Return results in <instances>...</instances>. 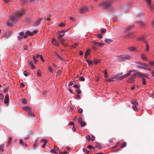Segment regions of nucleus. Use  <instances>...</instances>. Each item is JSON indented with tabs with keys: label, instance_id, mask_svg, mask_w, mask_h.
<instances>
[{
	"label": "nucleus",
	"instance_id": "f257e3e1",
	"mask_svg": "<svg viewBox=\"0 0 154 154\" xmlns=\"http://www.w3.org/2000/svg\"><path fill=\"white\" fill-rule=\"evenodd\" d=\"M23 13L24 11L23 10H19L17 14H15L11 17H9V20L7 22V25L9 27L12 26L13 25L12 22L17 21Z\"/></svg>",
	"mask_w": 154,
	"mask_h": 154
},
{
	"label": "nucleus",
	"instance_id": "f03ea898",
	"mask_svg": "<svg viewBox=\"0 0 154 154\" xmlns=\"http://www.w3.org/2000/svg\"><path fill=\"white\" fill-rule=\"evenodd\" d=\"M116 57H119L117 60V61H124L126 60H130L131 58V56L128 55L123 56L119 55L117 56Z\"/></svg>",
	"mask_w": 154,
	"mask_h": 154
},
{
	"label": "nucleus",
	"instance_id": "7ed1b4c3",
	"mask_svg": "<svg viewBox=\"0 0 154 154\" xmlns=\"http://www.w3.org/2000/svg\"><path fill=\"white\" fill-rule=\"evenodd\" d=\"M111 4V1H108L103 2L100 4V6L103 8H106L110 7Z\"/></svg>",
	"mask_w": 154,
	"mask_h": 154
},
{
	"label": "nucleus",
	"instance_id": "20e7f679",
	"mask_svg": "<svg viewBox=\"0 0 154 154\" xmlns=\"http://www.w3.org/2000/svg\"><path fill=\"white\" fill-rule=\"evenodd\" d=\"M135 74H133L127 80V82L129 83H133L135 81L136 78Z\"/></svg>",
	"mask_w": 154,
	"mask_h": 154
},
{
	"label": "nucleus",
	"instance_id": "39448f33",
	"mask_svg": "<svg viewBox=\"0 0 154 154\" xmlns=\"http://www.w3.org/2000/svg\"><path fill=\"white\" fill-rule=\"evenodd\" d=\"M145 0L150 10L152 11L153 10L154 8L153 5L151 3L150 0Z\"/></svg>",
	"mask_w": 154,
	"mask_h": 154
},
{
	"label": "nucleus",
	"instance_id": "423d86ee",
	"mask_svg": "<svg viewBox=\"0 0 154 154\" xmlns=\"http://www.w3.org/2000/svg\"><path fill=\"white\" fill-rule=\"evenodd\" d=\"M33 35V33H32L29 30H28L26 32L24 37L25 38H27L28 36H31Z\"/></svg>",
	"mask_w": 154,
	"mask_h": 154
},
{
	"label": "nucleus",
	"instance_id": "0eeeda50",
	"mask_svg": "<svg viewBox=\"0 0 154 154\" xmlns=\"http://www.w3.org/2000/svg\"><path fill=\"white\" fill-rule=\"evenodd\" d=\"M9 96L8 94H6L5 97L4 103L5 104H8L9 102Z\"/></svg>",
	"mask_w": 154,
	"mask_h": 154
},
{
	"label": "nucleus",
	"instance_id": "6e6552de",
	"mask_svg": "<svg viewBox=\"0 0 154 154\" xmlns=\"http://www.w3.org/2000/svg\"><path fill=\"white\" fill-rule=\"evenodd\" d=\"M52 43L53 44L57 47H58L59 45V43L54 38H53L52 41Z\"/></svg>",
	"mask_w": 154,
	"mask_h": 154
},
{
	"label": "nucleus",
	"instance_id": "1a4fd4ad",
	"mask_svg": "<svg viewBox=\"0 0 154 154\" xmlns=\"http://www.w3.org/2000/svg\"><path fill=\"white\" fill-rule=\"evenodd\" d=\"M64 30H61L59 32V35H58V38H60L62 37L65 34L64 32Z\"/></svg>",
	"mask_w": 154,
	"mask_h": 154
},
{
	"label": "nucleus",
	"instance_id": "9d476101",
	"mask_svg": "<svg viewBox=\"0 0 154 154\" xmlns=\"http://www.w3.org/2000/svg\"><path fill=\"white\" fill-rule=\"evenodd\" d=\"M134 27V26L133 25H131L128 26L127 28H126L125 29L124 31L125 32L128 31L130 30L131 29Z\"/></svg>",
	"mask_w": 154,
	"mask_h": 154
},
{
	"label": "nucleus",
	"instance_id": "9b49d317",
	"mask_svg": "<svg viewBox=\"0 0 154 154\" xmlns=\"http://www.w3.org/2000/svg\"><path fill=\"white\" fill-rule=\"evenodd\" d=\"M134 74H135V77H136V75H137L139 77H141L143 76V75H144V73H142L141 72H138V71L137 72L134 73Z\"/></svg>",
	"mask_w": 154,
	"mask_h": 154
},
{
	"label": "nucleus",
	"instance_id": "f8f14e48",
	"mask_svg": "<svg viewBox=\"0 0 154 154\" xmlns=\"http://www.w3.org/2000/svg\"><path fill=\"white\" fill-rule=\"evenodd\" d=\"M88 10L87 7L82 8L80 10V12L81 13H83L86 12Z\"/></svg>",
	"mask_w": 154,
	"mask_h": 154
},
{
	"label": "nucleus",
	"instance_id": "ddd939ff",
	"mask_svg": "<svg viewBox=\"0 0 154 154\" xmlns=\"http://www.w3.org/2000/svg\"><path fill=\"white\" fill-rule=\"evenodd\" d=\"M131 104H133V105H138V102H137V100H132L131 101Z\"/></svg>",
	"mask_w": 154,
	"mask_h": 154
},
{
	"label": "nucleus",
	"instance_id": "4468645a",
	"mask_svg": "<svg viewBox=\"0 0 154 154\" xmlns=\"http://www.w3.org/2000/svg\"><path fill=\"white\" fill-rule=\"evenodd\" d=\"M31 21L30 18L29 17H26L25 18V22L26 24H28Z\"/></svg>",
	"mask_w": 154,
	"mask_h": 154
},
{
	"label": "nucleus",
	"instance_id": "2eb2a0df",
	"mask_svg": "<svg viewBox=\"0 0 154 154\" xmlns=\"http://www.w3.org/2000/svg\"><path fill=\"white\" fill-rule=\"evenodd\" d=\"M138 40L141 41H143L145 43H146V40L145 39H144L143 37V36L139 38H138Z\"/></svg>",
	"mask_w": 154,
	"mask_h": 154
},
{
	"label": "nucleus",
	"instance_id": "dca6fc26",
	"mask_svg": "<svg viewBox=\"0 0 154 154\" xmlns=\"http://www.w3.org/2000/svg\"><path fill=\"white\" fill-rule=\"evenodd\" d=\"M136 66L138 67L139 68H142V69H146V70H150V69L148 68H147V67H143V66H138V65H136Z\"/></svg>",
	"mask_w": 154,
	"mask_h": 154
},
{
	"label": "nucleus",
	"instance_id": "f3484780",
	"mask_svg": "<svg viewBox=\"0 0 154 154\" xmlns=\"http://www.w3.org/2000/svg\"><path fill=\"white\" fill-rule=\"evenodd\" d=\"M96 147L99 149H101L102 148V146L98 142H96L95 143Z\"/></svg>",
	"mask_w": 154,
	"mask_h": 154
},
{
	"label": "nucleus",
	"instance_id": "a211bd4d",
	"mask_svg": "<svg viewBox=\"0 0 154 154\" xmlns=\"http://www.w3.org/2000/svg\"><path fill=\"white\" fill-rule=\"evenodd\" d=\"M47 141L45 139H43L42 140V142L44 143L42 146V147L44 148L45 147V145L47 144Z\"/></svg>",
	"mask_w": 154,
	"mask_h": 154
},
{
	"label": "nucleus",
	"instance_id": "6ab92c4d",
	"mask_svg": "<svg viewBox=\"0 0 154 154\" xmlns=\"http://www.w3.org/2000/svg\"><path fill=\"white\" fill-rule=\"evenodd\" d=\"M141 58L144 60H147V58L143 54H141Z\"/></svg>",
	"mask_w": 154,
	"mask_h": 154
},
{
	"label": "nucleus",
	"instance_id": "aec40b11",
	"mask_svg": "<svg viewBox=\"0 0 154 154\" xmlns=\"http://www.w3.org/2000/svg\"><path fill=\"white\" fill-rule=\"evenodd\" d=\"M137 63L138 64H139L141 66H147L146 64L145 63H142L139 62H137L135 63Z\"/></svg>",
	"mask_w": 154,
	"mask_h": 154
},
{
	"label": "nucleus",
	"instance_id": "412c9836",
	"mask_svg": "<svg viewBox=\"0 0 154 154\" xmlns=\"http://www.w3.org/2000/svg\"><path fill=\"white\" fill-rule=\"evenodd\" d=\"M117 80L118 81H120L123 79L122 75H120L118 74H117Z\"/></svg>",
	"mask_w": 154,
	"mask_h": 154
},
{
	"label": "nucleus",
	"instance_id": "4be33fe9",
	"mask_svg": "<svg viewBox=\"0 0 154 154\" xmlns=\"http://www.w3.org/2000/svg\"><path fill=\"white\" fill-rule=\"evenodd\" d=\"M23 109H24L25 110H27L28 112L29 111H30L31 110V108L29 107L28 106H26L25 107H23Z\"/></svg>",
	"mask_w": 154,
	"mask_h": 154
},
{
	"label": "nucleus",
	"instance_id": "5701e85b",
	"mask_svg": "<svg viewBox=\"0 0 154 154\" xmlns=\"http://www.w3.org/2000/svg\"><path fill=\"white\" fill-rule=\"evenodd\" d=\"M104 41L107 43H110L112 41V40L111 39L106 38Z\"/></svg>",
	"mask_w": 154,
	"mask_h": 154
},
{
	"label": "nucleus",
	"instance_id": "b1692460",
	"mask_svg": "<svg viewBox=\"0 0 154 154\" xmlns=\"http://www.w3.org/2000/svg\"><path fill=\"white\" fill-rule=\"evenodd\" d=\"M41 21V20L40 19L36 21L35 23V26H38L40 23Z\"/></svg>",
	"mask_w": 154,
	"mask_h": 154
},
{
	"label": "nucleus",
	"instance_id": "393cba45",
	"mask_svg": "<svg viewBox=\"0 0 154 154\" xmlns=\"http://www.w3.org/2000/svg\"><path fill=\"white\" fill-rule=\"evenodd\" d=\"M128 49L129 50L132 51H136V48L133 46L128 48Z\"/></svg>",
	"mask_w": 154,
	"mask_h": 154
},
{
	"label": "nucleus",
	"instance_id": "a878e982",
	"mask_svg": "<svg viewBox=\"0 0 154 154\" xmlns=\"http://www.w3.org/2000/svg\"><path fill=\"white\" fill-rule=\"evenodd\" d=\"M137 105H133L132 106V108L135 111H138V108L137 106Z\"/></svg>",
	"mask_w": 154,
	"mask_h": 154
},
{
	"label": "nucleus",
	"instance_id": "bb28decb",
	"mask_svg": "<svg viewBox=\"0 0 154 154\" xmlns=\"http://www.w3.org/2000/svg\"><path fill=\"white\" fill-rule=\"evenodd\" d=\"M26 0H20V3L21 5H23L26 4Z\"/></svg>",
	"mask_w": 154,
	"mask_h": 154
},
{
	"label": "nucleus",
	"instance_id": "cd10ccee",
	"mask_svg": "<svg viewBox=\"0 0 154 154\" xmlns=\"http://www.w3.org/2000/svg\"><path fill=\"white\" fill-rule=\"evenodd\" d=\"M146 43V47L145 48V51L147 52H148L149 51V45L147 43Z\"/></svg>",
	"mask_w": 154,
	"mask_h": 154
},
{
	"label": "nucleus",
	"instance_id": "c85d7f7f",
	"mask_svg": "<svg viewBox=\"0 0 154 154\" xmlns=\"http://www.w3.org/2000/svg\"><path fill=\"white\" fill-rule=\"evenodd\" d=\"M28 115L29 116L31 117H32L34 116V115L32 112L31 109V110L30 111H29Z\"/></svg>",
	"mask_w": 154,
	"mask_h": 154
},
{
	"label": "nucleus",
	"instance_id": "c756f323",
	"mask_svg": "<svg viewBox=\"0 0 154 154\" xmlns=\"http://www.w3.org/2000/svg\"><path fill=\"white\" fill-rule=\"evenodd\" d=\"M142 84L143 85H145L146 84V82L145 81V79L143 77H142Z\"/></svg>",
	"mask_w": 154,
	"mask_h": 154
},
{
	"label": "nucleus",
	"instance_id": "7c9ffc66",
	"mask_svg": "<svg viewBox=\"0 0 154 154\" xmlns=\"http://www.w3.org/2000/svg\"><path fill=\"white\" fill-rule=\"evenodd\" d=\"M97 44V45L99 47H102L103 46L104 43H99L97 42V43H96Z\"/></svg>",
	"mask_w": 154,
	"mask_h": 154
},
{
	"label": "nucleus",
	"instance_id": "2f4dec72",
	"mask_svg": "<svg viewBox=\"0 0 154 154\" xmlns=\"http://www.w3.org/2000/svg\"><path fill=\"white\" fill-rule=\"evenodd\" d=\"M144 13L143 12H142L139 14L138 17H144Z\"/></svg>",
	"mask_w": 154,
	"mask_h": 154
},
{
	"label": "nucleus",
	"instance_id": "473e14b6",
	"mask_svg": "<svg viewBox=\"0 0 154 154\" xmlns=\"http://www.w3.org/2000/svg\"><path fill=\"white\" fill-rule=\"evenodd\" d=\"M91 42L92 43H93L94 45V46L93 47V48L95 49H96V48L95 46L97 45V44L96 43H97V42H96V41H95L92 42Z\"/></svg>",
	"mask_w": 154,
	"mask_h": 154
},
{
	"label": "nucleus",
	"instance_id": "72a5a7b5",
	"mask_svg": "<svg viewBox=\"0 0 154 154\" xmlns=\"http://www.w3.org/2000/svg\"><path fill=\"white\" fill-rule=\"evenodd\" d=\"M80 124L81 125V126L82 127H83L86 125L84 121L82 122Z\"/></svg>",
	"mask_w": 154,
	"mask_h": 154
},
{
	"label": "nucleus",
	"instance_id": "f704fd0d",
	"mask_svg": "<svg viewBox=\"0 0 154 154\" xmlns=\"http://www.w3.org/2000/svg\"><path fill=\"white\" fill-rule=\"evenodd\" d=\"M4 147V145L2 144L0 145V151H3L4 150L3 148Z\"/></svg>",
	"mask_w": 154,
	"mask_h": 154
},
{
	"label": "nucleus",
	"instance_id": "c9c22d12",
	"mask_svg": "<svg viewBox=\"0 0 154 154\" xmlns=\"http://www.w3.org/2000/svg\"><path fill=\"white\" fill-rule=\"evenodd\" d=\"M86 139L88 142L90 141L91 140V137L89 135H87L86 137Z\"/></svg>",
	"mask_w": 154,
	"mask_h": 154
},
{
	"label": "nucleus",
	"instance_id": "e433bc0d",
	"mask_svg": "<svg viewBox=\"0 0 154 154\" xmlns=\"http://www.w3.org/2000/svg\"><path fill=\"white\" fill-rule=\"evenodd\" d=\"M20 35L21 36H22L23 38H25L24 36V34L23 32H20L19 33Z\"/></svg>",
	"mask_w": 154,
	"mask_h": 154
},
{
	"label": "nucleus",
	"instance_id": "4c0bfd02",
	"mask_svg": "<svg viewBox=\"0 0 154 154\" xmlns=\"http://www.w3.org/2000/svg\"><path fill=\"white\" fill-rule=\"evenodd\" d=\"M126 146V142H124L122 143V145L121 146V148H123L125 147Z\"/></svg>",
	"mask_w": 154,
	"mask_h": 154
},
{
	"label": "nucleus",
	"instance_id": "58836bf2",
	"mask_svg": "<svg viewBox=\"0 0 154 154\" xmlns=\"http://www.w3.org/2000/svg\"><path fill=\"white\" fill-rule=\"evenodd\" d=\"M106 81L108 82H111L113 81V79L112 77H111L109 79H107Z\"/></svg>",
	"mask_w": 154,
	"mask_h": 154
},
{
	"label": "nucleus",
	"instance_id": "ea45409f",
	"mask_svg": "<svg viewBox=\"0 0 154 154\" xmlns=\"http://www.w3.org/2000/svg\"><path fill=\"white\" fill-rule=\"evenodd\" d=\"M55 150V149H52L50 150V152L54 154H57V153L56 152Z\"/></svg>",
	"mask_w": 154,
	"mask_h": 154
},
{
	"label": "nucleus",
	"instance_id": "a19ab883",
	"mask_svg": "<svg viewBox=\"0 0 154 154\" xmlns=\"http://www.w3.org/2000/svg\"><path fill=\"white\" fill-rule=\"evenodd\" d=\"M22 102L24 104H26L27 103L26 100L25 98H23L22 100Z\"/></svg>",
	"mask_w": 154,
	"mask_h": 154
},
{
	"label": "nucleus",
	"instance_id": "79ce46f5",
	"mask_svg": "<svg viewBox=\"0 0 154 154\" xmlns=\"http://www.w3.org/2000/svg\"><path fill=\"white\" fill-rule=\"evenodd\" d=\"M58 38L59 39L60 41L61 42H63L65 41V39L63 38H62V37L60 38Z\"/></svg>",
	"mask_w": 154,
	"mask_h": 154
},
{
	"label": "nucleus",
	"instance_id": "37998d69",
	"mask_svg": "<svg viewBox=\"0 0 154 154\" xmlns=\"http://www.w3.org/2000/svg\"><path fill=\"white\" fill-rule=\"evenodd\" d=\"M82 120V117H79L78 120V122L79 123H80L81 122Z\"/></svg>",
	"mask_w": 154,
	"mask_h": 154
},
{
	"label": "nucleus",
	"instance_id": "c03bdc74",
	"mask_svg": "<svg viewBox=\"0 0 154 154\" xmlns=\"http://www.w3.org/2000/svg\"><path fill=\"white\" fill-rule=\"evenodd\" d=\"M65 26V25L63 23H61L59 24L58 26L60 27H64Z\"/></svg>",
	"mask_w": 154,
	"mask_h": 154
},
{
	"label": "nucleus",
	"instance_id": "a18cd8bd",
	"mask_svg": "<svg viewBox=\"0 0 154 154\" xmlns=\"http://www.w3.org/2000/svg\"><path fill=\"white\" fill-rule=\"evenodd\" d=\"M120 143V142L119 141H118L116 145L113 146H112V148H115L117 146H119Z\"/></svg>",
	"mask_w": 154,
	"mask_h": 154
},
{
	"label": "nucleus",
	"instance_id": "49530a36",
	"mask_svg": "<svg viewBox=\"0 0 154 154\" xmlns=\"http://www.w3.org/2000/svg\"><path fill=\"white\" fill-rule=\"evenodd\" d=\"M78 112L79 113L81 114L83 112V110L81 108H79L78 110Z\"/></svg>",
	"mask_w": 154,
	"mask_h": 154
},
{
	"label": "nucleus",
	"instance_id": "de8ad7c7",
	"mask_svg": "<svg viewBox=\"0 0 154 154\" xmlns=\"http://www.w3.org/2000/svg\"><path fill=\"white\" fill-rule=\"evenodd\" d=\"M129 75H130L129 73H127V74H125V75H122L123 79L124 78H125L128 76Z\"/></svg>",
	"mask_w": 154,
	"mask_h": 154
},
{
	"label": "nucleus",
	"instance_id": "09e8293b",
	"mask_svg": "<svg viewBox=\"0 0 154 154\" xmlns=\"http://www.w3.org/2000/svg\"><path fill=\"white\" fill-rule=\"evenodd\" d=\"M90 51V50H87L85 52V55H89L90 54V53L89 52V51Z\"/></svg>",
	"mask_w": 154,
	"mask_h": 154
},
{
	"label": "nucleus",
	"instance_id": "8fccbe9b",
	"mask_svg": "<svg viewBox=\"0 0 154 154\" xmlns=\"http://www.w3.org/2000/svg\"><path fill=\"white\" fill-rule=\"evenodd\" d=\"M86 61L88 63V65H90L91 64V63H92L91 61L90 60H89L88 59L86 60Z\"/></svg>",
	"mask_w": 154,
	"mask_h": 154
},
{
	"label": "nucleus",
	"instance_id": "3c124183",
	"mask_svg": "<svg viewBox=\"0 0 154 154\" xmlns=\"http://www.w3.org/2000/svg\"><path fill=\"white\" fill-rule=\"evenodd\" d=\"M37 74L38 76H41V73L39 69L37 71Z\"/></svg>",
	"mask_w": 154,
	"mask_h": 154
},
{
	"label": "nucleus",
	"instance_id": "603ef678",
	"mask_svg": "<svg viewBox=\"0 0 154 154\" xmlns=\"http://www.w3.org/2000/svg\"><path fill=\"white\" fill-rule=\"evenodd\" d=\"M83 150L84 152H86L87 154H88L90 152L89 151L85 149H83Z\"/></svg>",
	"mask_w": 154,
	"mask_h": 154
},
{
	"label": "nucleus",
	"instance_id": "864d4df0",
	"mask_svg": "<svg viewBox=\"0 0 154 154\" xmlns=\"http://www.w3.org/2000/svg\"><path fill=\"white\" fill-rule=\"evenodd\" d=\"M87 147L90 149L92 148H93V149H95V148L94 147H93L92 146L90 145H89Z\"/></svg>",
	"mask_w": 154,
	"mask_h": 154
},
{
	"label": "nucleus",
	"instance_id": "5fc2aeb1",
	"mask_svg": "<svg viewBox=\"0 0 154 154\" xmlns=\"http://www.w3.org/2000/svg\"><path fill=\"white\" fill-rule=\"evenodd\" d=\"M149 63L150 64V66H152L154 65V61H151L149 62Z\"/></svg>",
	"mask_w": 154,
	"mask_h": 154
},
{
	"label": "nucleus",
	"instance_id": "6e6d98bb",
	"mask_svg": "<svg viewBox=\"0 0 154 154\" xmlns=\"http://www.w3.org/2000/svg\"><path fill=\"white\" fill-rule=\"evenodd\" d=\"M4 98V96L2 93L0 94V99L3 100Z\"/></svg>",
	"mask_w": 154,
	"mask_h": 154
},
{
	"label": "nucleus",
	"instance_id": "4d7b16f0",
	"mask_svg": "<svg viewBox=\"0 0 154 154\" xmlns=\"http://www.w3.org/2000/svg\"><path fill=\"white\" fill-rule=\"evenodd\" d=\"M33 59L34 61V63H36L38 61L37 60L35 56L33 57Z\"/></svg>",
	"mask_w": 154,
	"mask_h": 154
},
{
	"label": "nucleus",
	"instance_id": "13d9d810",
	"mask_svg": "<svg viewBox=\"0 0 154 154\" xmlns=\"http://www.w3.org/2000/svg\"><path fill=\"white\" fill-rule=\"evenodd\" d=\"M75 91L78 94H80L81 93V91L79 89L76 90Z\"/></svg>",
	"mask_w": 154,
	"mask_h": 154
},
{
	"label": "nucleus",
	"instance_id": "bf43d9fd",
	"mask_svg": "<svg viewBox=\"0 0 154 154\" xmlns=\"http://www.w3.org/2000/svg\"><path fill=\"white\" fill-rule=\"evenodd\" d=\"M23 75L26 76L27 77L28 75L27 73V72L26 71H25L23 72Z\"/></svg>",
	"mask_w": 154,
	"mask_h": 154
},
{
	"label": "nucleus",
	"instance_id": "052dcab7",
	"mask_svg": "<svg viewBox=\"0 0 154 154\" xmlns=\"http://www.w3.org/2000/svg\"><path fill=\"white\" fill-rule=\"evenodd\" d=\"M79 79L81 81H84L85 80V78H84V77H82V76L80 77Z\"/></svg>",
	"mask_w": 154,
	"mask_h": 154
},
{
	"label": "nucleus",
	"instance_id": "680f3d73",
	"mask_svg": "<svg viewBox=\"0 0 154 154\" xmlns=\"http://www.w3.org/2000/svg\"><path fill=\"white\" fill-rule=\"evenodd\" d=\"M80 87V85H73V87H74L75 88H78L79 87Z\"/></svg>",
	"mask_w": 154,
	"mask_h": 154
},
{
	"label": "nucleus",
	"instance_id": "e2e57ef3",
	"mask_svg": "<svg viewBox=\"0 0 154 154\" xmlns=\"http://www.w3.org/2000/svg\"><path fill=\"white\" fill-rule=\"evenodd\" d=\"M54 149L56 151H58L59 150V148L55 145L54 146Z\"/></svg>",
	"mask_w": 154,
	"mask_h": 154
},
{
	"label": "nucleus",
	"instance_id": "0e129e2a",
	"mask_svg": "<svg viewBox=\"0 0 154 154\" xmlns=\"http://www.w3.org/2000/svg\"><path fill=\"white\" fill-rule=\"evenodd\" d=\"M38 32V30H34L32 32V33H33V35L37 33Z\"/></svg>",
	"mask_w": 154,
	"mask_h": 154
},
{
	"label": "nucleus",
	"instance_id": "69168bd1",
	"mask_svg": "<svg viewBox=\"0 0 154 154\" xmlns=\"http://www.w3.org/2000/svg\"><path fill=\"white\" fill-rule=\"evenodd\" d=\"M75 98L77 100L80 99V97L79 95L78 94H77L76 96L75 97Z\"/></svg>",
	"mask_w": 154,
	"mask_h": 154
},
{
	"label": "nucleus",
	"instance_id": "338daca9",
	"mask_svg": "<svg viewBox=\"0 0 154 154\" xmlns=\"http://www.w3.org/2000/svg\"><path fill=\"white\" fill-rule=\"evenodd\" d=\"M57 57L60 60H63V58H62V57L61 56H60L59 55L58 56H57Z\"/></svg>",
	"mask_w": 154,
	"mask_h": 154
},
{
	"label": "nucleus",
	"instance_id": "774afa93",
	"mask_svg": "<svg viewBox=\"0 0 154 154\" xmlns=\"http://www.w3.org/2000/svg\"><path fill=\"white\" fill-rule=\"evenodd\" d=\"M106 29H102L100 30L101 31L102 33H104L106 31Z\"/></svg>",
	"mask_w": 154,
	"mask_h": 154
}]
</instances>
